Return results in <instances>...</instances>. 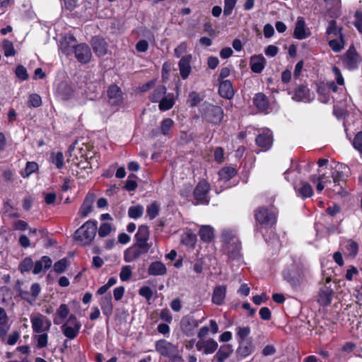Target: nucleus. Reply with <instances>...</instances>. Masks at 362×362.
Here are the masks:
<instances>
[{
	"instance_id": "1",
	"label": "nucleus",
	"mask_w": 362,
	"mask_h": 362,
	"mask_svg": "<svg viewBox=\"0 0 362 362\" xmlns=\"http://www.w3.org/2000/svg\"><path fill=\"white\" fill-rule=\"evenodd\" d=\"M76 38L73 35H69L61 42L60 48L63 53L69 55L74 51L77 60L83 64L90 62L92 57V53L90 47L81 43L76 46Z\"/></svg>"
},
{
	"instance_id": "2",
	"label": "nucleus",
	"mask_w": 362,
	"mask_h": 362,
	"mask_svg": "<svg viewBox=\"0 0 362 362\" xmlns=\"http://www.w3.org/2000/svg\"><path fill=\"white\" fill-rule=\"evenodd\" d=\"M98 222L88 220L84 223L74 233V239L81 245H87L93 240L97 231Z\"/></svg>"
},
{
	"instance_id": "3",
	"label": "nucleus",
	"mask_w": 362,
	"mask_h": 362,
	"mask_svg": "<svg viewBox=\"0 0 362 362\" xmlns=\"http://www.w3.org/2000/svg\"><path fill=\"white\" fill-rule=\"evenodd\" d=\"M222 238L224 243V250L231 259H236L240 255L241 245L238 238L230 230H223Z\"/></svg>"
},
{
	"instance_id": "4",
	"label": "nucleus",
	"mask_w": 362,
	"mask_h": 362,
	"mask_svg": "<svg viewBox=\"0 0 362 362\" xmlns=\"http://www.w3.org/2000/svg\"><path fill=\"white\" fill-rule=\"evenodd\" d=\"M155 348L156 351L163 356L169 357L173 361H182L178 347L165 339L157 341Z\"/></svg>"
},
{
	"instance_id": "5",
	"label": "nucleus",
	"mask_w": 362,
	"mask_h": 362,
	"mask_svg": "<svg viewBox=\"0 0 362 362\" xmlns=\"http://www.w3.org/2000/svg\"><path fill=\"white\" fill-rule=\"evenodd\" d=\"M81 324L74 315H71L66 322L61 327L64 335L69 339H75L80 331Z\"/></svg>"
},
{
	"instance_id": "6",
	"label": "nucleus",
	"mask_w": 362,
	"mask_h": 362,
	"mask_svg": "<svg viewBox=\"0 0 362 362\" xmlns=\"http://www.w3.org/2000/svg\"><path fill=\"white\" fill-rule=\"evenodd\" d=\"M203 117L207 122L217 124L223 119V111L219 106L207 104L203 108Z\"/></svg>"
},
{
	"instance_id": "7",
	"label": "nucleus",
	"mask_w": 362,
	"mask_h": 362,
	"mask_svg": "<svg viewBox=\"0 0 362 362\" xmlns=\"http://www.w3.org/2000/svg\"><path fill=\"white\" fill-rule=\"evenodd\" d=\"M284 279L294 288H298L306 281L305 273L301 269L294 268L284 274Z\"/></svg>"
},
{
	"instance_id": "8",
	"label": "nucleus",
	"mask_w": 362,
	"mask_h": 362,
	"mask_svg": "<svg viewBox=\"0 0 362 362\" xmlns=\"http://www.w3.org/2000/svg\"><path fill=\"white\" fill-rule=\"evenodd\" d=\"M30 322L35 333L47 332L52 326V322L45 315L38 313L31 315Z\"/></svg>"
},
{
	"instance_id": "9",
	"label": "nucleus",
	"mask_w": 362,
	"mask_h": 362,
	"mask_svg": "<svg viewBox=\"0 0 362 362\" xmlns=\"http://www.w3.org/2000/svg\"><path fill=\"white\" fill-rule=\"evenodd\" d=\"M332 181L325 177V181H326L325 185L326 187L337 194H341L343 189L342 185L345 182L344 174L342 171L335 170L332 173Z\"/></svg>"
},
{
	"instance_id": "10",
	"label": "nucleus",
	"mask_w": 362,
	"mask_h": 362,
	"mask_svg": "<svg viewBox=\"0 0 362 362\" xmlns=\"http://www.w3.org/2000/svg\"><path fill=\"white\" fill-rule=\"evenodd\" d=\"M255 216L256 221L265 227H271L276 223V214L264 207L257 209Z\"/></svg>"
},
{
	"instance_id": "11",
	"label": "nucleus",
	"mask_w": 362,
	"mask_h": 362,
	"mask_svg": "<svg viewBox=\"0 0 362 362\" xmlns=\"http://www.w3.org/2000/svg\"><path fill=\"white\" fill-rule=\"evenodd\" d=\"M210 190L209 185L205 182H200L196 186L194 190V197L197 201V204H208L209 202V198L208 194Z\"/></svg>"
},
{
	"instance_id": "12",
	"label": "nucleus",
	"mask_w": 362,
	"mask_h": 362,
	"mask_svg": "<svg viewBox=\"0 0 362 362\" xmlns=\"http://www.w3.org/2000/svg\"><path fill=\"white\" fill-rule=\"evenodd\" d=\"M200 322L191 315H185L180 320V327L184 334L191 337L194 334L195 329Z\"/></svg>"
},
{
	"instance_id": "13",
	"label": "nucleus",
	"mask_w": 362,
	"mask_h": 362,
	"mask_svg": "<svg viewBox=\"0 0 362 362\" xmlns=\"http://www.w3.org/2000/svg\"><path fill=\"white\" fill-rule=\"evenodd\" d=\"M291 98L296 102L309 103L313 100L314 95L305 86L299 85L294 89Z\"/></svg>"
},
{
	"instance_id": "14",
	"label": "nucleus",
	"mask_w": 362,
	"mask_h": 362,
	"mask_svg": "<svg viewBox=\"0 0 362 362\" xmlns=\"http://www.w3.org/2000/svg\"><path fill=\"white\" fill-rule=\"evenodd\" d=\"M196 348L197 351H201L202 354H211L217 349L218 343L214 339L199 340L196 343Z\"/></svg>"
},
{
	"instance_id": "15",
	"label": "nucleus",
	"mask_w": 362,
	"mask_h": 362,
	"mask_svg": "<svg viewBox=\"0 0 362 362\" xmlns=\"http://www.w3.org/2000/svg\"><path fill=\"white\" fill-rule=\"evenodd\" d=\"M344 66L349 70H353L358 67L359 63V57L356 50L353 47H350L343 58Z\"/></svg>"
},
{
	"instance_id": "16",
	"label": "nucleus",
	"mask_w": 362,
	"mask_h": 362,
	"mask_svg": "<svg viewBox=\"0 0 362 362\" xmlns=\"http://www.w3.org/2000/svg\"><path fill=\"white\" fill-rule=\"evenodd\" d=\"M108 103L113 106L119 105L123 102V95L119 87L111 85L107 90Z\"/></svg>"
},
{
	"instance_id": "17",
	"label": "nucleus",
	"mask_w": 362,
	"mask_h": 362,
	"mask_svg": "<svg viewBox=\"0 0 362 362\" xmlns=\"http://www.w3.org/2000/svg\"><path fill=\"white\" fill-rule=\"evenodd\" d=\"M310 35V32L307 28L303 18L300 16L298 17L293 32L294 37L298 40H303Z\"/></svg>"
},
{
	"instance_id": "18",
	"label": "nucleus",
	"mask_w": 362,
	"mask_h": 362,
	"mask_svg": "<svg viewBox=\"0 0 362 362\" xmlns=\"http://www.w3.org/2000/svg\"><path fill=\"white\" fill-rule=\"evenodd\" d=\"M333 290L330 286L324 285L319 291L317 301L322 306L329 305L332 300Z\"/></svg>"
},
{
	"instance_id": "19",
	"label": "nucleus",
	"mask_w": 362,
	"mask_h": 362,
	"mask_svg": "<svg viewBox=\"0 0 362 362\" xmlns=\"http://www.w3.org/2000/svg\"><path fill=\"white\" fill-rule=\"evenodd\" d=\"M95 199V196L94 194L89 193L87 194L78 213L81 217L85 218L92 211Z\"/></svg>"
},
{
	"instance_id": "20",
	"label": "nucleus",
	"mask_w": 362,
	"mask_h": 362,
	"mask_svg": "<svg viewBox=\"0 0 362 362\" xmlns=\"http://www.w3.org/2000/svg\"><path fill=\"white\" fill-rule=\"evenodd\" d=\"M273 143L272 134L270 131H267L259 134L256 138V144L262 148L263 151H267L270 148Z\"/></svg>"
},
{
	"instance_id": "21",
	"label": "nucleus",
	"mask_w": 362,
	"mask_h": 362,
	"mask_svg": "<svg viewBox=\"0 0 362 362\" xmlns=\"http://www.w3.org/2000/svg\"><path fill=\"white\" fill-rule=\"evenodd\" d=\"M91 45L95 53L100 57L106 54L107 45L105 40L100 37L95 36L92 38Z\"/></svg>"
},
{
	"instance_id": "22",
	"label": "nucleus",
	"mask_w": 362,
	"mask_h": 362,
	"mask_svg": "<svg viewBox=\"0 0 362 362\" xmlns=\"http://www.w3.org/2000/svg\"><path fill=\"white\" fill-rule=\"evenodd\" d=\"M191 60L192 55L187 54L183 56L178 63L180 74L183 79H186L191 73Z\"/></svg>"
},
{
	"instance_id": "23",
	"label": "nucleus",
	"mask_w": 362,
	"mask_h": 362,
	"mask_svg": "<svg viewBox=\"0 0 362 362\" xmlns=\"http://www.w3.org/2000/svg\"><path fill=\"white\" fill-rule=\"evenodd\" d=\"M233 346L230 344L222 345L214 356L213 361L224 362L233 354Z\"/></svg>"
},
{
	"instance_id": "24",
	"label": "nucleus",
	"mask_w": 362,
	"mask_h": 362,
	"mask_svg": "<svg viewBox=\"0 0 362 362\" xmlns=\"http://www.w3.org/2000/svg\"><path fill=\"white\" fill-rule=\"evenodd\" d=\"M52 260L47 256H43L40 260L36 261L34 264L33 273L38 274L43 270H47L51 267Z\"/></svg>"
},
{
	"instance_id": "25",
	"label": "nucleus",
	"mask_w": 362,
	"mask_h": 362,
	"mask_svg": "<svg viewBox=\"0 0 362 362\" xmlns=\"http://www.w3.org/2000/svg\"><path fill=\"white\" fill-rule=\"evenodd\" d=\"M219 94L225 98L230 99L234 95L231 82L229 80H223L219 83Z\"/></svg>"
},
{
	"instance_id": "26",
	"label": "nucleus",
	"mask_w": 362,
	"mask_h": 362,
	"mask_svg": "<svg viewBox=\"0 0 362 362\" xmlns=\"http://www.w3.org/2000/svg\"><path fill=\"white\" fill-rule=\"evenodd\" d=\"M70 310L67 305L61 304L57 309L53 317V322L55 325H60L68 317Z\"/></svg>"
},
{
	"instance_id": "27",
	"label": "nucleus",
	"mask_w": 362,
	"mask_h": 362,
	"mask_svg": "<svg viewBox=\"0 0 362 362\" xmlns=\"http://www.w3.org/2000/svg\"><path fill=\"white\" fill-rule=\"evenodd\" d=\"M226 295V286L223 285L216 286L213 295L212 302L216 305L223 304Z\"/></svg>"
},
{
	"instance_id": "28",
	"label": "nucleus",
	"mask_w": 362,
	"mask_h": 362,
	"mask_svg": "<svg viewBox=\"0 0 362 362\" xmlns=\"http://www.w3.org/2000/svg\"><path fill=\"white\" fill-rule=\"evenodd\" d=\"M167 269L165 265L160 261L151 263L148 269V274L152 276H163L165 275Z\"/></svg>"
},
{
	"instance_id": "29",
	"label": "nucleus",
	"mask_w": 362,
	"mask_h": 362,
	"mask_svg": "<svg viewBox=\"0 0 362 362\" xmlns=\"http://www.w3.org/2000/svg\"><path fill=\"white\" fill-rule=\"evenodd\" d=\"M266 59L262 55L253 56L250 59L251 69L255 73H260L264 69Z\"/></svg>"
},
{
	"instance_id": "30",
	"label": "nucleus",
	"mask_w": 362,
	"mask_h": 362,
	"mask_svg": "<svg viewBox=\"0 0 362 362\" xmlns=\"http://www.w3.org/2000/svg\"><path fill=\"white\" fill-rule=\"evenodd\" d=\"M254 351V346L250 341H239V346L237 349L238 354L243 356L247 357Z\"/></svg>"
},
{
	"instance_id": "31",
	"label": "nucleus",
	"mask_w": 362,
	"mask_h": 362,
	"mask_svg": "<svg viewBox=\"0 0 362 362\" xmlns=\"http://www.w3.org/2000/svg\"><path fill=\"white\" fill-rule=\"evenodd\" d=\"M294 189L298 196L302 198L310 197L313 194L311 185L306 182H302L299 187H294Z\"/></svg>"
},
{
	"instance_id": "32",
	"label": "nucleus",
	"mask_w": 362,
	"mask_h": 362,
	"mask_svg": "<svg viewBox=\"0 0 362 362\" xmlns=\"http://www.w3.org/2000/svg\"><path fill=\"white\" fill-rule=\"evenodd\" d=\"M100 304L104 315L107 317L111 315L113 310L111 294L108 293L103 296L100 300Z\"/></svg>"
},
{
	"instance_id": "33",
	"label": "nucleus",
	"mask_w": 362,
	"mask_h": 362,
	"mask_svg": "<svg viewBox=\"0 0 362 362\" xmlns=\"http://www.w3.org/2000/svg\"><path fill=\"white\" fill-rule=\"evenodd\" d=\"M144 254L146 253L142 252L141 250H139V248L134 245L125 251L124 261L126 262H133L135 259L139 258Z\"/></svg>"
},
{
	"instance_id": "34",
	"label": "nucleus",
	"mask_w": 362,
	"mask_h": 362,
	"mask_svg": "<svg viewBox=\"0 0 362 362\" xmlns=\"http://www.w3.org/2000/svg\"><path fill=\"white\" fill-rule=\"evenodd\" d=\"M199 235L202 241L209 243L212 240L214 236V228L209 225L202 226L199 231Z\"/></svg>"
},
{
	"instance_id": "35",
	"label": "nucleus",
	"mask_w": 362,
	"mask_h": 362,
	"mask_svg": "<svg viewBox=\"0 0 362 362\" xmlns=\"http://www.w3.org/2000/svg\"><path fill=\"white\" fill-rule=\"evenodd\" d=\"M253 103L260 111H264L267 109L269 103L267 96L262 93H257L253 98Z\"/></svg>"
},
{
	"instance_id": "36",
	"label": "nucleus",
	"mask_w": 362,
	"mask_h": 362,
	"mask_svg": "<svg viewBox=\"0 0 362 362\" xmlns=\"http://www.w3.org/2000/svg\"><path fill=\"white\" fill-rule=\"evenodd\" d=\"M317 90L319 94V100L324 103H328L329 100V90L326 83H319Z\"/></svg>"
},
{
	"instance_id": "37",
	"label": "nucleus",
	"mask_w": 362,
	"mask_h": 362,
	"mask_svg": "<svg viewBox=\"0 0 362 362\" xmlns=\"http://www.w3.org/2000/svg\"><path fill=\"white\" fill-rule=\"evenodd\" d=\"M175 104L174 95L173 94H168L165 95L160 101H159V109L161 111H166L173 107Z\"/></svg>"
},
{
	"instance_id": "38",
	"label": "nucleus",
	"mask_w": 362,
	"mask_h": 362,
	"mask_svg": "<svg viewBox=\"0 0 362 362\" xmlns=\"http://www.w3.org/2000/svg\"><path fill=\"white\" fill-rule=\"evenodd\" d=\"M165 86L163 85L158 86L151 93L150 100L152 103H158L165 95Z\"/></svg>"
},
{
	"instance_id": "39",
	"label": "nucleus",
	"mask_w": 362,
	"mask_h": 362,
	"mask_svg": "<svg viewBox=\"0 0 362 362\" xmlns=\"http://www.w3.org/2000/svg\"><path fill=\"white\" fill-rule=\"evenodd\" d=\"M197 235L192 232H186L182 236L181 241L182 243L189 247H194L197 243Z\"/></svg>"
},
{
	"instance_id": "40",
	"label": "nucleus",
	"mask_w": 362,
	"mask_h": 362,
	"mask_svg": "<svg viewBox=\"0 0 362 362\" xmlns=\"http://www.w3.org/2000/svg\"><path fill=\"white\" fill-rule=\"evenodd\" d=\"M59 94L61 95L62 99L69 100L74 95V90L70 85L66 83H62L58 88Z\"/></svg>"
},
{
	"instance_id": "41",
	"label": "nucleus",
	"mask_w": 362,
	"mask_h": 362,
	"mask_svg": "<svg viewBox=\"0 0 362 362\" xmlns=\"http://www.w3.org/2000/svg\"><path fill=\"white\" fill-rule=\"evenodd\" d=\"M136 241H148L149 239V229L146 226H140L135 235Z\"/></svg>"
},
{
	"instance_id": "42",
	"label": "nucleus",
	"mask_w": 362,
	"mask_h": 362,
	"mask_svg": "<svg viewBox=\"0 0 362 362\" xmlns=\"http://www.w3.org/2000/svg\"><path fill=\"white\" fill-rule=\"evenodd\" d=\"M337 39L331 40L329 41V45L331 49L335 52H339L344 47V41L343 35L338 36Z\"/></svg>"
},
{
	"instance_id": "43",
	"label": "nucleus",
	"mask_w": 362,
	"mask_h": 362,
	"mask_svg": "<svg viewBox=\"0 0 362 362\" xmlns=\"http://www.w3.org/2000/svg\"><path fill=\"white\" fill-rule=\"evenodd\" d=\"M236 170L232 167L223 168L218 173V175L221 180H228L236 175Z\"/></svg>"
},
{
	"instance_id": "44",
	"label": "nucleus",
	"mask_w": 362,
	"mask_h": 362,
	"mask_svg": "<svg viewBox=\"0 0 362 362\" xmlns=\"http://www.w3.org/2000/svg\"><path fill=\"white\" fill-rule=\"evenodd\" d=\"M326 34L327 35H333L334 36L343 35L341 33V28L337 25V22L334 20H332L329 22Z\"/></svg>"
},
{
	"instance_id": "45",
	"label": "nucleus",
	"mask_w": 362,
	"mask_h": 362,
	"mask_svg": "<svg viewBox=\"0 0 362 362\" xmlns=\"http://www.w3.org/2000/svg\"><path fill=\"white\" fill-rule=\"evenodd\" d=\"M33 336L34 339L37 341V346L39 349L45 348L48 344V334L47 332L37 333Z\"/></svg>"
},
{
	"instance_id": "46",
	"label": "nucleus",
	"mask_w": 362,
	"mask_h": 362,
	"mask_svg": "<svg viewBox=\"0 0 362 362\" xmlns=\"http://www.w3.org/2000/svg\"><path fill=\"white\" fill-rule=\"evenodd\" d=\"M38 169V165L35 162H28L25 168L21 172L23 177H29Z\"/></svg>"
},
{
	"instance_id": "47",
	"label": "nucleus",
	"mask_w": 362,
	"mask_h": 362,
	"mask_svg": "<svg viewBox=\"0 0 362 362\" xmlns=\"http://www.w3.org/2000/svg\"><path fill=\"white\" fill-rule=\"evenodd\" d=\"M144 213V208L140 205L133 206L129 207L128 210V215L132 218H140Z\"/></svg>"
},
{
	"instance_id": "48",
	"label": "nucleus",
	"mask_w": 362,
	"mask_h": 362,
	"mask_svg": "<svg viewBox=\"0 0 362 362\" xmlns=\"http://www.w3.org/2000/svg\"><path fill=\"white\" fill-rule=\"evenodd\" d=\"M52 163L56 165L58 169H61L64 166V156L62 152L56 153H52L51 155Z\"/></svg>"
},
{
	"instance_id": "49",
	"label": "nucleus",
	"mask_w": 362,
	"mask_h": 362,
	"mask_svg": "<svg viewBox=\"0 0 362 362\" xmlns=\"http://www.w3.org/2000/svg\"><path fill=\"white\" fill-rule=\"evenodd\" d=\"M3 49L6 57L14 56L16 54L13 43L8 40L3 41Z\"/></svg>"
},
{
	"instance_id": "50",
	"label": "nucleus",
	"mask_w": 362,
	"mask_h": 362,
	"mask_svg": "<svg viewBox=\"0 0 362 362\" xmlns=\"http://www.w3.org/2000/svg\"><path fill=\"white\" fill-rule=\"evenodd\" d=\"M8 321V318L5 310L3 308H0V325L1 326L0 334H6V330L4 329V326L7 325Z\"/></svg>"
},
{
	"instance_id": "51",
	"label": "nucleus",
	"mask_w": 362,
	"mask_h": 362,
	"mask_svg": "<svg viewBox=\"0 0 362 362\" xmlns=\"http://www.w3.org/2000/svg\"><path fill=\"white\" fill-rule=\"evenodd\" d=\"M33 267H34V265L32 259L30 257H26L19 264V270L21 272V273H24L29 272Z\"/></svg>"
},
{
	"instance_id": "52",
	"label": "nucleus",
	"mask_w": 362,
	"mask_h": 362,
	"mask_svg": "<svg viewBox=\"0 0 362 362\" xmlns=\"http://www.w3.org/2000/svg\"><path fill=\"white\" fill-rule=\"evenodd\" d=\"M67 259L66 258H63L54 264V270L57 274H62L65 272L67 267Z\"/></svg>"
},
{
	"instance_id": "53",
	"label": "nucleus",
	"mask_w": 362,
	"mask_h": 362,
	"mask_svg": "<svg viewBox=\"0 0 362 362\" xmlns=\"http://www.w3.org/2000/svg\"><path fill=\"white\" fill-rule=\"evenodd\" d=\"M174 122L170 118H166L163 119L160 124V131L163 135L168 134V132L170 130L173 125Z\"/></svg>"
},
{
	"instance_id": "54",
	"label": "nucleus",
	"mask_w": 362,
	"mask_h": 362,
	"mask_svg": "<svg viewBox=\"0 0 362 362\" xmlns=\"http://www.w3.org/2000/svg\"><path fill=\"white\" fill-rule=\"evenodd\" d=\"M132 274V267L129 265L124 266L122 267L119 274L120 279L123 281H127L131 278Z\"/></svg>"
},
{
	"instance_id": "55",
	"label": "nucleus",
	"mask_w": 362,
	"mask_h": 362,
	"mask_svg": "<svg viewBox=\"0 0 362 362\" xmlns=\"http://www.w3.org/2000/svg\"><path fill=\"white\" fill-rule=\"evenodd\" d=\"M28 105L30 107H38L42 105L41 97L36 93L31 94L29 96Z\"/></svg>"
},
{
	"instance_id": "56",
	"label": "nucleus",
	"mask_w": 362,
	"mask_h": 362,
	"mask_svg": "<svg viewBox=\"0 0 362 362\" xmlns=\"http://www.w3.org/2000/svg\"><path fill=\"white\" fill-rule=\"evenodd\" d=\"M112 231V226L108 223H103L99 229H98V235L100 237H106L107 236L110 232Z\"/></svg>"
},
{
	"instance_id": "57",
	"label": "nucleus",
	"mask_w": 362,
	"mask_h": 362,
	"mask_svg": "<svg viewBox=\"0 0 362 362\" xmlns=\"http://www.w3.org/2000/svg\"><path fill=\"white\" fill-rule=\"evenodd\" d=\"M237 0H224V9L223 14L225 16H229L231 14Z\"/></svg>"
},
{
	"instance_id": "58",
	"label": "nucleus",
	"mask_w": 362,
	"mask_h": 362,
	"mask_svg": "<svg viewBox=\"0 0 362 362\" xmlns=\"http://www.w3.org/2000/svg\"><path fill=\"white\" fill-rule=\"evenodd\" d=\"M158 211L159 207L158 204L156 203H152L151 204H150L146 210L147 215L150 218V219L155 218L158 216Z\"/></svg>"
},
{
	"instance_id": "59",
	"label": "nucleus",
	"mask_w": 362,
	"mask_h": 362,
	"mask_svg": "<svg viewBox=\"0 0 362 362\" xmlns=\"http://www.w3.org/2000/svg\"><path fill=\"white\" fill-rule=\"evenodd\" d=\"M237 335L239 337V341H245L246 337L250 333V327H237Z\"/></svg>"
},
{
	"instance_id": "60",
	"label": "nucleus",
	"mask_w": 362,
	"mask_h": 362,
	"mask_svg": "<svg viewBox=\"0 0 362 362\" xmlns=\"http://www.w3.org/2000/svg\"><path fill=\"white\" fill-rule=\"evenodd\" d=\"M346 249L349 251L350 255L355 257L358 251V245L356 242L353 240H349L347 243Z\"/></svg>"
},
{
	"instance_id": "61",
	"label": "nucleus",
	"mask_w": 362,
	"mask_h": 362,
	"mask_svg": "<svg viewBox=\"0 0 362 362\" xmlns=\"http://www.w3.org/2000/svg\"><path fill=\"white\" fill-rule=\"evenodd\" d=\"M16 75L17 76V77L19 79H21L22 81L26 80L28 78V74H27V70L22 65H19L16 67Z\"/></svg>"
},
{
	"instance_id": "62",
	"label": "nucleus",
	"mask_w": 362,
	"mask_h": 362,
	"mask_svg": "<svg viewBox=\"0 0 362 362\" xmlns=\"http://www.w3.org/2000/svg\"><path fill=\"white\" fill-rule=\"evenodd\" d=\"M139 294L149 300L153 296V291L148 286H142L139 290Z\"/></svg>"
},
{
	"instance_id": "63",
	"label": "nucleus",
	"mask_w": 362,
	"mask_h": 362,
	"mask_svg": "<svg viewBox=\"0 0 362 362\" xmlns=\"http://www.w3.org/2000/svg\"><path fill=\"white\" fill-rule=\"evenodd\" d=\"M354 146L361 153H362V132H358L354 139Z\"/></svg>"
},
{
	"instance_id": "64",
	"label": "nucleus",
	"mask_w": 362,
	"mask_h": 362,
	"mask_svg": "<svg viewBox=\"0 0 362 362\" xmlns=\"http://www.w3.org/2000/svg\"><path fill=\"white\" fill-rule=\"evenodd\" d=\"M160 317L168 323H170L173 320V316L170 311L168 308L162 309L160 313Z\"/></svg>"
}]
</instances>
